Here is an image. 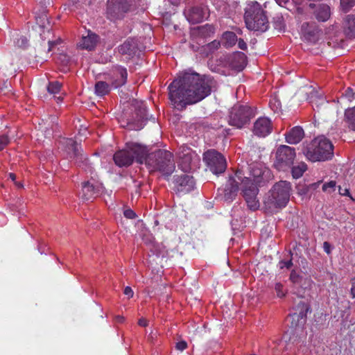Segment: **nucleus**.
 <instances>
[{"label": "nucleus", "instance_id": "obj_2", "mask_svg": "<svg viewBox=\"0 0 355 355\" xmlns=\"http://www.w3.org/2000/svg\"><path fill=\"white\" fill-rule=\"evenodd\" d=\"M269 178L268 169L259 164L250 166L249 176H245L242 184V193L248 207L251 210L255 211L259 208L260 203L257 198L259 187L268 182Z\"/></svg>", "mask_w": 355, "mask_h": 355}, {"label": "nucleus", "instance_id": "obj_28", "mask_svg": "<svg viewBox=\"0 0 355 355\" xmlns=\"http://www.w3.org/2000/svg\"><path fill=\"white\" fill-rule=\"evenodd\" d=\"M306 168V164L304 162H300L297 166H293L291 171L293 177L295 179L302 177Z\"/></svg>", "mask_w": 355, "mask_h": 355}, {"label": "nucleus", "instance_id": "obj_44", "mask_svg": "<svg viewBox=\"0 0 355 355\" xmlns=\"http://www.w3.org/2000/svg\"><path fill=\"white\" fill-rule=\"evenodd\" d=\"M323 249H324V252L326 253H327L328 254H330L331 252V246L327 241L324 242V243H323Z\"/></svg>", "mask_w": 355, "mask_h": 355}, {"label": "nucleus", "instance_id": "obj_21", "mask_svg": "<svg viewBox=\"0 0 355 355\" xmlns=\"http://www.w3.org/2000/svg\"><path fill=\"white\" fill-rule=\"evenodd\" d=\"M343 31L345 35L349 38L355 37V16L348 15L343 21Z\"/></svg>", "mask_w": 355, "mask_h": 355}, {"label": "nucleus", "instance_id": "obj_56", "mask_svg": "<svg viewBox=\"0 0 355 355\" xmlns=\"http://www.w3.org/2000/svg\"><path fill=\"white\" fill-rule=\"evenodd\" d=\"M9 177L13 182H15L16 175L14 173H10Z\"/></svg>", "mask_w": 355, "mask_h": 355}, {"label": "nucleus", "instance_id": "obj_54", "mask_svg": "<svg viewBox=\"0 0 355 355\" xmlns=\"http://www.w3.org/2000/svg\"><path fill=\"white\" fill-rule=\"evenodd\" d=\"M276 2L281 6H283L284 4H286L288 0H275Z\"/></svg>", "mask_w": 355, "mask_h": 355}, {"label": "nucleus", "instance_id": "obj_13", "mask_svg": "<svg viewBox=\"0 0 355 355\" xmlns=\"http://www.w3.org/2000/svg\"><path fill=\"white\" fill-rule=\"evenodd\" d=\"M184 14L187 19L191 24L202 22L209 17L208 8L205 6H195L186 9Z\"/></svg>", "mask_w": 355, "mask_h": 355}, {"label": "nucleus", "instance_id": "obj_60", "mask_svg": "<svg viewBox=\"0 0 355 355\" xmlns=\"http://www.w3.org/2000/svg\"><path fill=\"white\" fill-rule=\"evenodd\" d=\"M304 26H305V24H303L302 26V31L304 32V33L305 34V31H304Z\"/></svg>", "mask_w": 355, "mask_h": 355}, {"label": "nucleus", "instance_id": "obj_48", "mask_svg": "<svg viewBox=\"0 0 355 355\" xmlns=\"http://www.w3.org/2000/svg\"><path fill=\"white\" fill-rule=\"evenodd\" d=\"M320 182H321L320 181H318L317 182L309 184V187L310 191L317 189L319 187Z\"/></svg>", "mask_w": 355, "mask_h": 355}, {"label": "nucleus", "instance_id": "obj_52", "mask_svg": "<svg viewBox=\"0 0 355 355\" xmlns=\"http://www.w3.org/2000/svg\"><path fill=\"white\" fill-rule=\"evenodd\" d=\"M114 320H116V322L121 323L123 322L124 318L122 315H118L114 316Z\"/></svg>", "mask_w": 355, "mask_h": 355}, {"label": "nucleus", "instance_id": "obj_19", "mask_svg": "<svg viewBox=\"0 0 355 355\" xmlns=\"http://www.w3.org/2000/svg\"><path fill=\"white\" fill-rule=\"evenodd\" d=\"M304 135L303 129L300 126H295L286 134V141L290 144H297L302 139Z\"/></svg>", "mask_w": 355, "mask_h": 355}, {"label": "nucleus", "instance_id": "obj_7", "mask_svg": "<svg viewBox=\"0 0 355 355\" xmlns=\"http://www.w3.org/2000/svg\"><path fill=\"white\" fill-rule=\"evenodd\" d=\"M291 192V183L287 181H279L270 191L265 203L270 207H284L289 201Z\"/></svg>", "mask_w": 355, "mask_h": 355}, {"label": "nucleus", "instance_id": "obj_34", "mask_svg": "<svg viewBox=\"0 0 355 355\" xmlns=\"http://www.w3.org/2000/svg\"><path fill=\"white\" fill-rule=\"evenodd\" d=\"M235 58H238L240 60V64L239 66H234L239 71L242 70L246 65V56L243 53L239 52L234 55Z\"/></svg>", "mask_w": 355, "mask_h": 355}, {"label": "nucleus", "instance_id": "obj_40", "mask_svg": "<svg viewBox=\"0 0 355 355\" xmlns=\"http://www.w3.org/2000/svg\"><path fill=\"white\" fill-rule=\"evenodd\" d=\"M275 290L276 291L277 295L279 297H282L285 295V292L283 288V285L280 283H277L275 286Z\"/></svg>", "mask_w": 355, "mask_h": 355}, {"label": "nucleus", "instance_id": "obj_29", "mask_svg": "<svg viewBox=\"0 0 355 355\" xmlns=\"http://www.w3.org/2000/svg\"><path fill=\"white\" fill-rule=\"evenodd\" d=\"M199 34L204 37H210L215 33V28L210 24H205V26L198 28Z\"/></svg>", "mask_w": 355, "mask_h": 355}, {"label": "nucleus", "instance_id": "obj_30", "mask_svg": "<svg viewBox=\"0 0 355 355\" xmlns=\"http://www.w3.org/2000/svg\"><path fill=\"white\" fill-rule=\"evenodd\" d=\"M64 142L69 150L73 153L74 157H77L79 154V147L73 139H64Z\"/></svg>", "mask_w": 355, "mask_h": 355}, {"label": "nucleus", "instance_id": "obj_33", "mask_svg": "<svg viewBox=\"0 0 355 355\" xmlns=\"http://www.w3.org/2000/svg\"><path fill=\"white\" fill-rule=\"evenodd\" d=\"M61 87H62L61 83H60L58 81H53V82L49 83V84L47 87V90L50 94H56L60 92Z\"/></svg>", "mask_w": 355, "mask_h": 355}, {"label": "nucleus", "instance_id": "obj_45", "mask_svg": "<svg viewBox=\"0 0 355 355\" xmlns=\"http://www.w3.org/2000/svg\"><path fill=\"white\" fill-rule=\"evenodd\" d=\"M237 41H238V46L239 49H241L242 50H245L247 49V44L243 40L240 39L239 40H237Z\"/></svg>", "mask_w": 355, "mask_h": 355}, {"label": "nucleus", "instance_id": "obj_5", "mask_svg": "<svg viewBox=\"0 0 355 355\" xmlns=\"http://www.w3.org/2000/svg\"><path fill=\"white\" fill-rule=\"evenodd\" d=\"M304 154L311 162L325 161L333 157V144L326 137L320 136L306 147Z\"/></svg>", "mask_w": 355, "mask_h": 355}, {"label": "nucleus", "instance_id": "obj_20", "mask_svg": "<svg viewBox=\"0 0 355 355\" xmlns=\"http://www.w3.org/2000/svg\"><path fill=\"white\" fill-rule=\"evenodd\" d=\"M137 47L136 41L134 39L129 38L119 46V51L121 54L126 55L130 58L135 54Z\"/></svg>", "mask_w": 355, "mask_h": 355}, {"label": "nucleus", "instance_id": "obj_18", "mask_svg": "<svg viewBox=\"0 0 355 355\" xmlns=\"http://www.w3.org/2000/svg\"><path fill=\"white\" fill-rule=\"evenodd\" d=\"M98 41V36L90 31L88 32L86 36H83L78 46L83 49L91 51L92 50Z\"/></svg>", "mask_w": 355, "mask_h": 355}, {"label": "nucleus", "instance_id": "obj_51", "mask_svg": "<svg viewBox=\"0 0 355 355\" xmlns=\"http://www.w3.org/2000/svg\"><path fill=\"white\" fill-rule=\"evenodd\" d=\"M138 324L141 327H146L148 325V321L145 318H141L139 320Z\"/></svg>", "mask_w": 355, "mask_h": 355}, {"label": "nucleus", "instance_id": "obj_1", "mask_svg": "<svg viewBox=\"0 0 355 355\" xmlns=\"http://www.w3.org/2000/svg\"><path fill=\"white\" fill-rule=\"evenodd\" d=\"M214 87L211 77L185 72L170 84L169 98L175 107L196 103L209 96Z\"/></svg>", "mask_w": 355, "mask_h": 355}, {"label": "nucleus", "instance_id": "obj_14", "mask_svg": "<svg viewBox=\"0 0 355 355\" xmlns=\"http://www.w3.org/2000/svg\"><path fill=\"white\" fill-rule=\"evenodd\" d=\"M272 131L271 121L268 117H259L254 123L253 132L260 137H265Z\"/></svg>", "mask_w": 355, "mask_h": 355}, {"label": "nucleus", "instance_id": "obj_57", "mask_svg": "<svg viewBox=\"0 0 355 355\" xmlns=\"http://www.w3.org/2000/svg\"><path fill=\"white\" fill-rule=\"evenodd\" d=\"M352 92V90L350 88H348L347 90L346 95L348 96L349 97H350Z\"/></svg>", "mask_w": 355, "mask_h": 355}, {"label": "nucleus", "instance_id": "obj_31", "mask_svg": "<svg viewBox=\"0 0 355 355\" xmlns=\"http://www.w3.org/2000/svg\"><path fill=\"white\" fill-rule=\"evenodd\" d=\"M220 46V42L218 40H214L211 42L203 46V51L206 54L212 53L216 51Z\"/></svg>", "mask_w": 355, "mask_h": 355}, {"label": "nucleus", "instance_id": "obj_24", "mask_svg": "<svg viewBox=\"0 0 355 355\" xmlns=\"http://www.w3.org/2000/svg\"><path fill=\"white\" fill-rule=\"evenodd\" d=\"M120 10L119 4L116 2L108 1L107 6V16L111 19L114 20L118 18L119 12Z\"/></svg>", "mask_w": 355, "mask_h": 355}, {"label": "nucleus", "instance_id": "obj_25", "mask_svg": "<svg viewBox=\"0 0 355 355\" xmlns=\"http://www.w3.org/2000/svg\"><path fill=\"white\" fill-rule=\"evenodd\" d=\"M237 42L236 35L231 31H226L222 35L223 44L227 47H232L236 44Z\"/></svg>", "mask_w": 355, "mask_h": 355}, {"label": "nucleus", "instance_id": "obj_42", "mask_svg": "<svg viewBox=\"0 0 355 355\" xmlns=\"http://www.w3.org/2000/svg\"><path fill=\"white\" fill-rule=\"evenodd\" d=\"M123 215L125 218H130V219H133L136 217L135 213L130 209H125L123 211Z\"/></svg>", "mask_w": 355, "mask_h": 355}, {"label": "nucleus", "instance_id": "obj_27", "mask_svg": "<svg viewBox=\"0 0 355 355\" xmlns=\"http://www.w3.org/2000/svg\"><path fill=\"white\" fill-rule=\"evenodd\" d=\"M110 92V85L103 81H98L95 85V94L103 96Z\"/></svg>", "mask_w": 355, "mask_h": 355}, {"label": "nucleus", "instance_id": "obj_17", "mask_svg": "<svg viewBox=\"0 0 355 355\" xmlns=\"http://www.w3.org/2000/svg\"><path fill=\"white\" fill-rule=\"evenodd\" d=\"M112 72L115 76L113 82V86L115 88L121 87L126 83L128 73L125 67L116 66L113 69Z\"/></svg>", "mask_w": 355, "mask_h": 355}, {"label": "nucleus", "instance_id": "obj_43", "mask_svg": "<svg viewBox=\"0 0 355 355\" xmlns=\"http://www.w3.org/2000/svg\"><path fill=\"white\" fill-rule=\"evenodd\" d=\"M187 347V344L184 341H180L177 343L176 348L180 351H183Z\"/></svg>", "mask_w": 355, "mask_h": 355}, {"label": "nucleus", "instance_id": "obj_61", "mask_svg": "<svg viewBox=\"0 0 355 355\" xmlns=\"http://www.w3.org/2000/svg\"><path fill=\"white\" fill-rule=\"evenodd\" d=\"M111 193H112V191H110V193H107V194H108L109 196H110V195H111Z\"/></svg>", "mask_w": 355, "mask_h": 355}, {"label": "nucleus", "instance_id": "obj_3", "mask_svg": "<svg viewBox=\"0 0 355 355\" xmlns=\"http://www.w3.org/2000/svg\"><path fill=\"white\" fill-rule=\"evenodd\" d=\"M244 19L247 28L250 31L265 32L269 26L266 12L257 1L248 3L245 9Z\"/></svg>", "mask_w": 355, "mask_h": 355}, {"label": "nucleus", "instance_id": "obj_46", "mask_svg": "<svg viewBox=\"0 0 355 355\" xmlns=\"http://www.w3.org/2000/svg\"><path fill=\"white\" fill-rule=\"evenodd\" d=\"M28 43V40L25 37H22L17 41V45L20 46H25Z\"/></svg>", "mask_w": 355, "mask_h": 355}, {"label": "nucleus", "instance_id": "obj_4", "mask_svg": "<svg viewBox=\"0 0 355 355\" xmlns=\"http://www.w3.org/2000/svg\"><path fill=\"white\" fill-rule=\"evenodd\" d=\"M150 171H159L164 175H170L175 169L173 155L166 150H158L146 155L144 159Z\"/></svg>", "mask_w": 355, "mask_h": 355}, {"label": "nucleus", "instance_id": "obj_15", "mask_svg": "<svg viewBox=\"0 0 355 355\" xmlns=\"http://www.w3.org/2000/svg\"><path fill=\"white\" fill-rule=\"evenodd\" d=\"M306 319V312H293L288 315L286 320L290 323V327L297 332L304 330Z\"/></svg>", "mask_w": 355, "mask_h": 355}, {"label": "nucleus", "instance_id": "obj_49", "mask_svg": "<svg viewBox=\"0 0 355 355\" xmlns=\"http://www.w3.org/2000/svg\"><path fill=\"white\" fill-rule=\"evenodd\" d=\"M298 278H299V276L294 271L291 272L290 279H291L292 282H293L295 283L297 282L298 280Z\"/></svg>", "mask_w": 355, "mask_h": 355}, {"label": "nucleus", "instance_id": "obj_22", "mask_svg": "<svg viewBox=\"0 0 355 355\" xmlns=\"http://www.w3.org/2000/svg\"><path fill=\"white\" fill-rule=\"evenodd\" d=\"M315 18L320 21H327L331 17V8L327 4H320L315 9Z\"/></svg>", "mask_w": 355, "mask_h": 355}, {"label": "nucleus", "instance_id": "obj_9", "mask_svg": "<svg viewBox=\"0 0 355 355\" xmlns=\"http://www.w3.org/2000/svg\"><path fill=\"white\" fill-rule=\"evenodd\" d=\"M245 179L241 171H237L230 176L224 189L221 190L220 196L227 202H232L236 196L239 189L242 191V184Z\"/></svg>", "mask_w": 355, "mask_h": 355}, {"label": "nucleus", "instance_id": "obj_37", "mask_svg": "<svg viewBox=\"0 0 355 355\" xmlns=\"http://www.w3.org/2000/svg\"><path fill=\"white\" fill-rule=\"evenodd\" d=\"M123 295L125 299L130 300L133 298L135 296V292L132 287L127 286L124 288L123 291Z\"/></svg>", "mask_w": 355, "mask_h": 355}, {"label": "nucleus", "instance_id": "obj_59", "mask_svg": "<svg viewBox=\"0 0 355 355\" xmlns=\"http://www.w3.org/2000/svg\"><path fill=\"white\" fill-rule=\"evenodd\" d=\"M49 51H50V50H51V46H52V45H53V43L52 42H49Z\"/></svg>", "mask_w": 355, "mask_h": 355}, {"label": "nucleus", "instance_id": "obj_35", "mask_svg": "<svg viewBox=\"0 0 355 355\" xmlns=\"http://www.w3.org/2000/svg\"><path fill=\"white\" fill-rule=\"evenodd\" d=\"M297 193L302 197L307 196L310 191L309 185L304 184H299L297 187Z\"/></svg>", "mask_w": 355, "mask_h": 355}, {"label": "nucleus", "instance_id": "obj_47", "mask_svg": "<svg viewBox=\"0 0 355 355\" xmlns=\"http://www.w3.org/2000/svg\"><path fill=\"white\" fill-rule=\"evenodd\" d=\"M339 193L342 196H349V191L348 189L345 188L343 189L341 187H339Z\"/></svg>", "mask_w": 355, "mask_h": 355}, {"label": "nucleus", "instance_id": "obj_41", "mask_svg": "<svg viewBox=\"0 0 355 355\" xmlns=\"http://www.w3.org/2000/svg\"><path fill=\"white\" fill-rule=\"evenodd\" d=\"M292 265H293V263H292L291 260L280 261L279 262V267L281 269H284V268L289 269L292 266Z\"/></svg>", "mask_w": 355, "mask_h": 355}, {"label": "nucleus", "instance_id": "obj_8", "mask_svg": "<svg viewBox=\"0 0 355 355\" xmlns=\"http://www.w3.org/2000/svg\"><path fill=\"white\" fill-rule=\"evenodd\" d=\"M255 114L254 110L248 105H235L230 110L229 124L242 128Z\"/></svg>", "mask_w": 355, "mask_h": 355}, {"label": "nucleus", "instance_id": "obj_50", "mask_svg": "<svg viewBox=\"0 0 355 355\" xmlns=\"http://www.w3.org/2000/svg\"><path fill=\"white\" fill-rule=\"evenodd\" d=\"M299 304H302V308H300V311H309L310 309V306L309 305L305 304L304 302H302V301H300L299 302Z\"/></svg>", "mask_w": 355, "mask_h": 355}, {"label": "nucleus", "instance_id": "obj_23", "mask_svg": "<svg viewBox=\"0 0 355 355\" xmlns=\"http://www.w3.org/2000/svg\"><path fill=\"white\" fill-rule=\"evenodd\" d=\"M180 161L178 163V166L184 172H189L191 169V155L189 149H187L182 155H180Z\"/></svg>", "mask_w": 355, "mask_h": 355}, {"label": "nucleus", "instance_id": "obj_53", "mask_svg": "<svg viewBox=\"0 0 355 355\" xmlns=\"http://www.w3.org/2000/svg\"><path fill=\"white\" fill-rule=\"evenodd\" d=\"M351 295L353 298L355 297V282L352 283V287L351 288Z\"/></svg>", "mask_w": 355, "mask_h": 355}, {"label": "nucleus", "instance_id": "obj_55", "mask_svg": "<svg viewBox=\"0 0 355 355\" xmlns=\"http://www.w3.org/2000/svg\"><path fill=\"white\" fill-rule=\"evenodd\" d=\"M170 3L173 5L177 6L180 3V0H168Z\"/></svg>", "mask_w": 355, "mask_h": 355}, {"label": "nucleus", "instance_id": "obj_26", "mask_svg": "<svg viewBox=\"0 0 355 355\" xmlns=\"http://www.w3.org/2000/svg\"><path fill=\"white\" fill-rule=\"evenodd\" d=\"M345 116L349 128L355 131V107L347 110L345 112Z\"/></svg>", "mask_w": 355, "mask_h": 355}, {"label": "nucleus", "instance_id": "obj_58", "mask_svg": "<svg viewBox=\"0 0 355 355\" xmlns=\"http://www.w3.org/2000/svg\"><path fill=\"white\" fill-rule=\"evenodd\" d=\"M15 184L19 188H21L23 187V185L21 183H19V182H15Z\"/></svg>", "mask_w": 355, "mask_h": 355}, {"label": "nucleus", "instance_id": "obj_6", "mask_svg": "<svg viewBox=\"0 0 355 355\" xmlns=\"http://www.w3.org/2000/svg\"><path fill=\"white\" fill-rule=\"evenodd\" d=\"M147 155L146 148L137 143L129 142L125 148L119 150L114 155L115 164L120 166H128L132 164L134 159L140 164L144 162Z\"/></svg>", "mask_w": 355, "mask_h": 355}, {"label": "nucleus", "instance_id": "obj_12", "mask_svg": "<svg viewBox=\"0 0 355 355\" xmlns=\"http://www.w3.org/2000/svg\"><path fill=\"white\" fill-rule=\"evenodd\" d=\"M105 191L102 183L94 178H92L87 182L83 183L80 196L83 200H89L102 195Z\"/></svg>", "mask_w": 355, "mask_h": 355}, {"label": "nucleus", "instance_id": "obj_16", "mask_svg": "<svg viewBox=\"0 0 355 355\" xmlns=\"http://www.w3.org/2000/svg\"><path fill=\"white\" fill-rule=\"evenodd\" d=\"M175 187L178 192L188 193L195 187V181L192 176L184 174L175 179Z\"/></svg>", "mask_w": 355, "mask_h": 355}, {"label": "nucleus", "instance_id": "obj_38", "mask_svg": "<svg viewBox=\"0 0 355 355\" xmlns=\"http://www.w3.org/2000/svg\"><path fill=\"white\" fill-rule=\"evenodd\" d=\"M310 102L313 108L315 106L316 107H318V104L322 105V104L327 103V101L322 97H315V98H314V99H311Z\"/></svg>", "mask_w": 355, "mask_h": 355}, {"label": "nucleus", "instance_id": "obj_36", "mask_svg": "<svg viewBox=\"0 0 355 355\" xmlns=\"http://www.w3.org/2000/svg\"><path fill=\"white\" fill-rule=\"evenodd\" d=\"M336 186V183L335 181H329V182L324 183L322 185V190L324 192L331 193V191L335 190Z\"/></svg>", "mask_w": 355, "mask_h": 355}, {"label": "nucleus", "instance_id": "obj_10", "mask_svg": "<svg viewBox=\"0 0 355 355\" xmlns=\"http://www.w3.org/2000/svg\"><path fill=\"white\" fill-rule=\"evenodd\" d=\"M295 157V148L286 145L281 146L277 150L274 165L279 171H286L293 165Z\"/></svg>", "mask_w": 355, "mask_h": 355}, {"label": "nucleus", "instance_id": "obj_39", "mask_svg": "<svg viewBox=\"0 0 355 355\" xmlns=\"http://www.w3.org/2000/svg\"><path fill=\"white\" fill-rule=\"evenodd\" d=\"M10 143V139L7 135H0V151Z\"/></svg>", "mask_w": 355, "mask_h": 355}, {"label": "nucleus", "instance_id": "obj_32", "mask_svg": "<svg viewBox=\"0 0 355 355\" xmlns=\"http://www.w3.org/2000/svg\"><path fill=\"white\" fill-rule=\"evenodd\" d=\"M354 6L355 0H340V8L344 12H349Z\"/></svg>", "mask_w": 355, "mask_h": 355}, {"label": "nucleus", "instance_id": "obj_11", "mask_svg": "<svg viewBox=\"0 0 355 355\" xmlns=\"http://www.w3.org/2000/svg\"><path fill=\"white\" fill-rule=\"evenodd\" d=\"M204 161L214 174L225 171L227 164L225 157L215 150H209L204 153Z\"/></svg>", "mask_w": 355, "mask_h": 355}]
</instances>
